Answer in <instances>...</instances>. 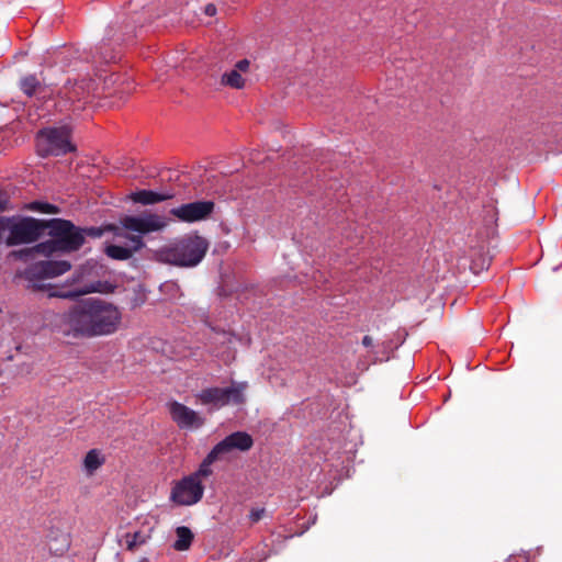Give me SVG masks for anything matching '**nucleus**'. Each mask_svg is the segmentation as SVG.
Returning a JSON list of instances; mask_svg holds the SVG:
<instances>
[{
	"mask_svg": "<svg viewBox=\"0 0 562 562\" xmlns=\"http://www.w3.org/2000/svg\"><path fill=\"white\" fill-rule=\"evenodd\" d=\"M254 446L252 437L245 431H235L226 436L223 440L216 443L213 449L223 460L227 458L234 450L241 452L248 451Z\"/></svg>",
	"mask_w": 562,
	"mask_h": 562,
	"instance_id": "nucleus-11",
	"label": "nucleus"
},
{
	"mask_svg": "<svg viewBox=\"0 0 562 562\" xmlns=\"http://www.w3.org/2000/svg\"><path fill=\"white\" fill-rule=\"evenodd\" d=\"M122 227L139 234H148L165 228L166 221L157 214H144L140 216L125 215L120 221Z\"/></svg>",
	"mask_w": 562,
	"mask_h": 562,
	"instance_id": "nucleus-10",
	"label": "nucleus"
},
{
	"mask_svg": "<svg viewBox=\"0 0 562 562\" xmlns=\"http://www.w3.org/2000/svg\"><path fill=\"white\" fill-rule=\"evenodd\" d=\"M7 202H8L7 199H4L3 196L0 195V212L5 211ZM8 222H9V217L0 216V224L1 223H8Z\"/></svg>",
	"mask_w": 562,
	"mask_h": 562,
	"instance_id": "nucleus-29",
	"label": "nucleus"
},
{
	"mask_svg": "<svg viewBox=\"0 0 562 562\" xmlns=\"http://www.w3.org/2000/svg\"><path fill=\"white\" fill-rule=\"evenodd\" d=\"M153 528L145 530H138L135 532H127L125 535L126 549L134 551L137 547L145 544L151 538Z\"/></svg>",
	"mask_w": 562,
	"mask_h": 562,
	"instance_id": "nucleus-19",
	"label": "nucleus"
},
{
	"mask_svg": "<svg viewBox=\"0 0 562 562\" xmlns=\"http://www.w3.org/2000/svg\"><path fill=\"white\" fill-rule=\"evenodd\" d=\"M98 92V85L94 79L83 78L79 81H68L60 93L63 98L72 105V111H80Z\"/></svg>",
	"mask_w": 562,
	"mask_h": 562,
	"instance_id": "nucleus-7",
	"label": "nucleus"
},
{
	"mask_svg": "<svg viewBox=\"0 0 562 562\" xmlns=\"http://www.w3.org/2000/svg\"><path fill=\"white\" fill-rule=\"evenodd\" d=\"M103 48H104V45H102L98 48L99 59L104 60L105 63L115 60L116 56L114 54H104Z\"/></svg>",
	"mask_w": 562,
	"mask_h": 562,
	"instance_id": "nucleus-27",
	"label": "nucleus"
},
{
	"mask_svg": "<svg viewBox=\"0 0 562 562\" xmlns=\"http://www.w3.org/2000/svg\"><path fill=\"white\" fill-rule=\"evenodd\" d=\"M101 282L91 283L89 285H83L82 288L70 290V291H56L50 293V296L54 297H60V299H75L80 295L93 293V292H101Z\"/></svg>",
	"mask_w": 562,
	"mask_h": 562,
	"instance_id": "nucleus-16",
	"label": "nucleus"
},
{
	"mask_svg": "<svg viewBox=\"0 0 562 562\" xmlns=\"http://www.w3.org/2000/svg\"><path fill=\"white\" fill-rule=\"evenodd\" d=\"M372 342H373L372 337H370L368 335L362 338V345L364 347H370L372 345Z\"/></svg>",
	"mask_w": 562,
	"mask_h": 562,
	"instance_id": "nucleus-31",
	"label": "nucleus"
},
{
	"mask_svg": "<svg viewBox=\"0 0 562 562\" xmlns=\"http://www.w3.org/2000/svg\"><path fill=\"white\" fill-rule=\"evenodd\" d=\"M71 266L66 260L60 261H45L41 263L38 269V274L44 278H54L64 274L68 270H70Z\"/></svg>",
	"mask_w": 562,
	"mask_h": 562,
	"instance_id": "nucleus-15",
	"label": "nucleus"
},
{
	"mask_svg": "<svg viewBox=\"0 0 562 562\" xmlns=\"http://www.w3.org/2000/svg\"><path fill=\"white\" fill-rule=\"evenodd\" d=\"M177 540L175 541L172 548L176 551H187L192 544L194 539V535L190 528L186 526L177 527L176 529Z\"/></svg>",
	"mask_w": 562,
	"mask_h": 562,
	"instance_id": "nucleus-20",
	"label": "nucleus"
},
{
	"mask_svg": "<svg viewBox=\"0 0 562 562\" xmlns=\"http://www.w3.org/2000/svg\"><path fill=\"white\" fill-rule=\"evenodd\" d=\"M31 210H34V211H37L41 213H46V214L59 213V209L56 205L47 203V202H33L31 204Z\"/></svg>",
	"mask_w": 562,
	"mask_h": 562,
	"instance_id": "nucleus-25",
	"label": "nucleus"
},
{
	"mask_svg": "<svg viewBox=\"0 0 562 562\" xmlns=\"http://www.w3.org/2000/svg\"><path fill=\"white\" fill-rule=\"evenodd\" d=\"M0 229L9 231L5 238V245L9 247L36 241L46 231V220H36L33 217H23L15 221L9 217L8 223H1Z\"/></svg>",
	"mask_w": 562,
	"mask_h": 562,
	"instance_id": "nucleus-4",
	"label": "nucleus"
},
{
	"mask_svg": "<svg viewBox=\"0 0 562 562\" xmlns=\"http://www.w3.org/2000/svg\"><path fill=\"white\" fill-rule=\"evenodd\" d=\"M220 460H222V459L215 452V450L212 448V450L206 454V457L201 462L199 469L190 475L194 476L195 480H200V481H202L203 477H209L213 473L211 465L214 462L220 461Z\"/></svg>",
	"mask_w": 562,
	"mask_h": 562,
	"instance_id": "nucleus-18",
	"label": "nucleus"
},
{
	"mask_svg": "<svg viewBox=\"0 0 562 562\" xmlns=\"http://www.w3.org/2000/svg\"><path fill=\"white\" fill-rule=\"evenodd\" d=\"M105 232H112V233H114L115 236H122L121 228L113 224H109L103 227L82 228V234H83L85 238H86V236H89L92 238H100Z\"/></svg>",
	"mask_w": 562,
	"mask_h": 562,
	"instance_id": "nucleus-23",
	"label": "nucleus"
},
{
	"mask_svg": "<svg viewBox=\"0 0 562 562\" xmlns=\"http://www.w3.org/2000/svg\"><path fill=\"white\" fill-rule=\"evenodd\" d=\"M250 63L248 59L238 60L234 67L239 74L248 71Z\"/></svg>",
	"mask_w": 562,
	"mask_h": 562,
	"instance_id": "nucleus-28",
	"label": "nucleus"
},
{
	"mask_svg": "<svg viewBox=\"0 0 562 562\" xmlns=\"http://www.w3.org/2000/svg\"><path fill=\"white\" fill-rule=\"evenodd\" d=\"M37 151L41 156H60L75 149L70 131L66 126L42 130L37 134Z\"/></svg>",
	"mask_w": 562,
	"mask_h": 562,
	"instance_id": "nucleus-6",
	"label": "nucleus"
},
{
	"mask_svg": "<svg viewBox=\"0 0 562 562\" xmlns=\"http://www.w3.org/2000/svg\"><path fill=\"white\" fill-rule=\"evenodd\" d=\"M121 321L122 314L117 306L101 299L90 297L63 315L60 328L65 336L94 338L114 334Z\"/></svg>",
	"mask_w": 562,
	"mask_h": 562,
	"instance_id": "nucleus-1",
	"label": "nucleus"
},
{
	"mask_svg": "<svg viewBox=\"0 0 562 562\" xmlns=\"http://www.w3.org/2000/svg\"><path fill=\"white\" fill-rule=\"evenodd\" d=\"M46 229H48V235L52 237L50 240L40 243L32 248L12 251L11 255L20 259L34 254L50 256L56 251H76L85 244L82 228L77 227L71 221L64 218L46 220Z\"/></svg>",
	"mask_w": 562,
	"mask_h": 562,
	"instance_id": "nucleus-2",
	"label": "nucleus"
},
{
	"mask_svg": "<svg viewBox=\"0 0 562 562\" xmlns=\"http://www.w3.org/2000/svg\"><path fill=\"white\" fill-rule=\"evenodd\" d=\"M248 389L246 381H232L227 387H207L196 396L203 405H213L217 408L227 405H243L246 402L245 392Z\"/></svg>",
	"mask_w": 562,
	"mask_h": 562,
	"instance_id": "nucleus-5",
	"label": "nucleus"
},
{
	"mask_svg": "<svg viewBox=\"0 0 562 562\" xmlns=\"http://www.w3.org/2000/svg\"><path fill=\"white\" fill-rule=\"evenodd\" d=\"M203 494L204 486L202 481L188 475L173 484L170 501L180 506H191L200 502Z\"/></svg>",
	"mask_w": 562,
	"mask_h": 562,
	"instance_id": "nucleus-8",
	"label": "nucleus"
},
{
	"mask_svg": "<svg viewBox=\"0 0 562 562\" xmlns=\"http://www.w3.org/2000/svg\"><path fill=\"white\" fill-rule=\"evenodd\" d=\"M265 513V508H252L249 513V520L256 524L263 517Z\"/></svg>",
	"mask_w": 562,
	"mask_h": 562,
	"instance_id": "nucleus-26",
	"label": "nucleus"
},
{
	"mask_svg": "<svg viewBox=\"0 0 562 562\" xmlns=\"http://www.w3.org/2000/svg\"><path fill=\"white\" fill-rule=\"evenodd\" d=\"M204 13L209 16H214L216 14V7L212 3H209L204 8Z\"/></svg>",
	"mask_w": 562,
	"mask_h": 562,
	"instance_id": "nucleus-30",
	"label": "nucleus"
},
{
	"mask_svg": "<svg viewBox=\"0 0 562 562\" xmlns=\"http://www.w3.org/2000/svg\"><path fill=\"white\" fill-rule=\"evenodd\" d=\"M175 196L173 192H164L158 193L151 190H139L132 193L131 199L135 203H140L143 205H150L155 203H159L166 200H170Z\"/></svg>",
	"mask_w": 562,
	"mask_h": 562,
	"instance_id": "nucleus-14",
	"label": "nucleus"
},
{
	"mask_svg": "<svg viewBox=\"0 0 562 562\" xmlns=\"http://www.w3.org/2000/svg\"><path fill=\"white\" fill-rule=\"evenodd\" d=\"M19 86L27 97H32L40 87V81L35 75H27L21 78Z\"/></svg>",
	"mask_w": 562,
	"mask_h": 562,
	"instance_id": "nucleus-24",
	"label": "nucleus"
},
{
	"mask_svg": "<svg viewBox=\"0 0 562 562\" xmlns=\"http://www.w3.org/2000/svg\"><path fill=\"white\" fill-rule=\"evenodd\" d=\"M70 547V539L67 533H57L48 539V548L54 555H63Z\"/></svg>",
	"mask_w": 562,
	"mask_h": 562,
	"instance_id": "nucleus-17",
	"label": "nucleus"
},
{
	"mask_svg": "<svg viewBox=\"0 0 562 562\" xmlns=\"http://www.w3.org/2000/svg\"><path fill=\"white\" fill-rule=\"evenodd\" d=\"M136 562H150V561H149V559H147V558H140V559H139L138 561H136Z\"/></svg>",
	"mask_w": 562,
	"mask_h": 562,
	"instance_id": "nucleus-32",
	"label": "nucleus"
},
{
	"mask_svg": "<svg viewBox=\"0 0 562 562\" xmlns=\"http://www.w3.org/2000/svg\"><path fill=\"white\" fill-rule=\"evenodd\" d=\"M130 241L132 244L130 247L109 245L104 251L111 259L127 260L132 258L136 251L140 250L145 246L140 236H131Z\"/></svg>",
	"mask_w": 562,
	"mask_h": 562,
	"instance_id": "nucleus-13",
	"label": "nucleus"
},
{
	"mask_svg": "<svg viewBox=\"0 0 562 562\" xmlns=\"http://www.w3.org/2000/svg\"><path fill=\"white\" fill-rule=\"evenodd\" d=\"M104 462L101 458L100 452L97 449H92L87 452L83 459V467L88 474H93Z\"/></svg>",
	"mask_w": 562,
	"mask_h": 562,
	"instance_id": "nucleus-21",
	"label": "nucleus"
},
{
	"mask_svg": "<svg viewBox=\"0 0 562 562\" xmlns=\"http://www.w3.org/2000/svg\"><path fill=\"white\" fill-rule=\"evenodd\" d=\"M209 246L206 238L196 232L190 233L161 246L155 251V258L161 263L192 268L203 260Z\"/></svg>",
	"mask_w": 562,
	"mask_h": 562,
	"instance_id": "nucleus-3",
	"label": "nucleus"
},
{
	"mask_svg": "<svg viewBox=\"0 0 562 562\" xmlns=\"http://www.w3.org/2000/svg\"><path fill=\"white\" fill-rule=\"evenodd\" d=\"M213 201H194L172 207L170 214L184 223H194L206 220L214 211Z\"/></svg>",
	"mask_w": 562,
	"mask_h": 562,
	"instance_id": "nucleus-9",
	"label": "nucleus"
},
{
	"mask_svg": "<svg viewBox=\"0 0 562 562\" xmlns=\"http://www.w3.org/2000/svg\"><path fill=\"white\" fill-rule=\"evenodd\" d=\"M169 412L180 428L200 427L204 423L196 412L179 402L170 403Z\"/></svg>",
	"mask_w": 562,
	"mask_h": 562,
	"instance_id": "nucleus-12",
	"label": "nucleus"
},
{
	"mask_svg": "<svg viewBox=\"0 0 562 562\" xmlns=\"http://www.w3.org/2000/svg\"><path fill=\"white\" fill-rule=\"evenodd\" d=\"M221 83L233 89H243L245 87V79L237 69H232L223 74Z\"/></svg>",
	"mask_w": 562,
	"mask_h": 562,
	"instance_id": "nucleus-22",
	"label": "nucleus"
}]
</instances>
